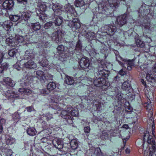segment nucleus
<instances>
[{"label":"nucleus","instance_id":"f257e3e1","mask_svg":"<svg viewBox=\"0 0 156 156\" xmlns=\"http://www.w3.org/2000/svg\"><path fill=\"white\" fill-rule=\"evenodd\" d=\"M53 5L51 7L54 12V14L61 15L62 14H66L68 19H65L67 20L68 25L71 28L73 32H77L79 34H75L76 35H79L81 34L82 35H84L86 38L89 41H90L96 38L95 34L94 32H91L85 29H79L80 28V23L79 20L77 18H74L77 16V13L74 7L70 4L68 3L66 4L64 7L65 11L63 10L62 6L59 3L54 4L52 3Z\"/></svg>","mask_w":156,"mask_h":156},{"label":"nucleus","instance_id":"f03ea898","mask_svg":"<svg viewBox=\"0 0 156 156\" xmlns=\"http://www.w3.org/2000/svg\"><path fill=\"white\" fill-rule=\"evenodd\" d=\"M122 80L120 79L119 76L117 75L114 77L113 80L112 84L116 85L115 86H112V91L114 92L117 101L114 103V109L118 111L119 115L126 119L132 118V114L133 112V108L130 106L129 102H125V110L122 109V105L124 102L125 95L122 93L120 87L119 86H121Z\"/></svg>","mask_w":156,"mask_h":156},{"label":"nucleus","instance_id":"7ed1b4c3","mask_svg":"<svg viewBox=\"0 0 156 156\" xmlns=\"http://www.w3.org/2000/svg\"><path fill=\"white\" fill-rule=\"evenodd\" d=\"M59 96H55L48 99L49 105L52 109L58 111H61V117L65 119L67 122H72L73 116L77 117L79 116V112L77 108L73 107L70 105H67L66 108L65 102V99L63 100Z\"/></svg>","mask_w":156,"mask_h":156},{"label":"nucleus","instance_id":"20e7f679","mask_svg":"<svg viewBox=\"0 0 156 156\" xmlns=\"http://www.w3.org/2000/svg\"><path fill=\"white\" fill-rule=\"evenodd\" d=\"M130 16V15L129 14H127L126 12V13H125L122 15L115 18L116 20L115 21V23L119 27H122L126 23L127 21H129L130 23L133 24L135 26L141 27L144 31L142 34V39L143 40L145 41L146 42L150 43L151 41V38L148 37L147 35H145L144 34V33L150 34L151 33V31L152 30V29L151 28L150 20L149 19L147 20H146L143 23H141L137 21H136L135 19H133Z\"/></svg>","mask_w":156,"mask_h":156},{"label":"nucleus","instance_id":"39448f33","mask_svg":"<svg viewBox=\"0 0 156 156\" xmlns=\"http://www.w3.org/2000/svg\"><path fill=\"white\" fill-rule=\"evenodd\" d=\"M144 132L143 139V153L145 155L149 151L150 156H156L155 152V131L153 127H149ZM155 128V127H154Z\"/></svg>","mask_w":156,"mask_h":156},{"label":"nucleus","instance_id":"423d86ee","mask_svg":"<svg viewBox=\"0 0 156 156\" xmlns=\"http://www.w3.org/2000/svg\"><path fill=\"white\" fill-rule=\"evenodd\" d=\"M70 48H68L66 47H65L62 45H60L57 47V52L54 55L55 58L58 59V61H63L65 60L64 59L67 58V54L69 52L70 54H72L73 56H74L76 55V57L78 58L81 57L83 55V51L84 50V47L82 45V42L78 40L76 44L74 53L73 51H69Z\"/></svg>","mask_w":156,"mask_h":156},{"label":"nucleus","instance_id":"0eeeda50","mask_svg":"<svg viewBox=\"0 0 156 156\" xmlns=\"http://www.w3.org/2000/svg\"><path fill=\"white\" fill-rule=\"evenodd\" d=\"M108 5L107 7L106 5L105 6L103 5L102 6V4L98 5V13H97L96 15L94 14L93 16L92 20V22H94V24H93L92 27L94 26V29H98V27L96 24L98 22V16L99 17L102 18L106 16H111L110 14V9H113V10L118 7V5L119 3V0H108Z\"/></svg>","mask_w":156,"mask_h":156},{"label":"nucleus","instance_id":"6e6552de","mask_svg":"<svg viewBox=\"0 0 156 156\" xmlns=\"http://www.w3.org/2000/svg\"><path fill=\"white\" fill-rule=\"evenodd\" d=\"M100 66L102 65H99L98 72L95 75V78L93 80V83L95 86L101 87L102 90H105L108 88L109 84L103 77H108V74L106 70L104 69L103 66L101 67Z\"/></svg>","mask_w":156,"mask_h":156},{"label":"nucleus","instance_id":"1a4fd4ad","mask_svg":"<svg viewBox=\"0 0 156 156\" xmlns=\"http://www.w3.org/2000/svg\"><path fill=\"white\" fill-rule=\"evenodd\" d=\"M3 88L0 85V91L2 95L8 99L23 98L25 95H29L32 92L30 89L26 88H20L18 93H16L12 90H6L2 89Z\"/></svg>","mask_w":156,"mask_h":156},{"label":"nucleus","instance_id":"9d476101","mask_svg":"<svg viewBox=\"0 0 156 156\" xmlns=\"http://www.w3.org/2000/svg\"><path fill=\"white\" fill-rule=\"evenodd\" d=\"M116 60L122 68L118 72V73L121 76L126 75V69L130 70L132 67L134 66V60L128 59L127 58H123L119 55H116Z\"/></svg>","mask_w":156,"mask_h":156},{"label":"nucleus","instance_id":"9b49d317","mask_svg":"<svg viewBox=\"0 0 156 156\" xmlns=\"http://www.w3.org/2000/svg\"><path fill=\"white\" fill-rule=\"evenodd\" d=\"M37 2V8L36 9L37 16L39 17L40 20L44 23L48 19V17L44 12L47 8L51 7V4L45 2H41V0H35Z\"/></svg>","mask_w":156,"mask_h":156},{"label":"nucleus","instance_id":"f8f14e48","mask_svg":"<svg viewBox=\"0 0 156 156\" xmlns=\"http://www.w3.org/2000/svg\"><path fill=\"white\" fill-rule=\"evenodd\" d=\"M112 129H110L107 133L108 135H110L111 136H118L119 137L121 136L124 144V146H125L127 140L129 138V136L127 130L129 127H112Z\"/></svg>","mask_w":156,"mask_h":156},{"label":"nucleus","instance_id":"ddd939ff","mask_svg":"<svg viewBox=\"0 0 156 156\" xmlns=\"http://www.w3.org/2000/svg\"><path fill=\"white\" fill-rule=\"evenodd\" d=\"M141 70L140 76L143 77L146 76L147 81L151 83H156V75L152 72L151 67L148 65L144 64L140 66Z\"/></svg>","mask_w":156,"mask_h":156},{"label":"nucleus","instance_id":"4468645a","mask_svg":"<svg viewBox=\"0 0 156 156\" xmlns=\"http://www.w3.org/2000/svg\"><path fill=\"white\" fill-rule=\"evenodd\" d=\"M35 56V55L34 53L33 50H27L24 55V59L29 60L27 62L25 61L23 64V67L28 69H34L37 68V65L31 59L33 58Z\"/></svg>","mask_w":156,"mask_h":156},{"label":"nucleus","instance_id":"2eb2a0df","mask_svg":"<svg viewBox=\"0 0 156 156\" xmlns=\"http://www.w3.org/2000/svg\"><path fill=\"white\" fill-rule=\"evenodd\" d=\"M0 24L2 26L5 30L4 31L0 32V35H2V38L7 37L10 34V29L13 26V23L10 20L5 21L3 23H0Z\"/></svg>","mask_w":156,"mask_h":156},{"label":"nucleus","instance_id":"dca6fc26","mask_svg":"<svg viewBox=\"0 0 156 156\" xmlns=\"http://www.w3.org/2000/svg\"><path fill=\"white\" fill-rule=\"evenodd\" d=\"M133 29H130L127 31L126 32L128 34L131 32V33L128 35L130 36H133L134 37L135 39V42L136 44L138 47L143 48L145 46V43L144 41L142 40V33L141 34H139L137 33H136L135 32L133 31Z\"/></svg>","mask_w":156,"mask_h":156},{"label":"nucleus","instance_id":"f3484780","mask_svg":"<svg viewBox=\"0 0 156 156\" xmlns=\"http://www.w3.org/2000/svg\"><path fill=\"white\" fill-rule=\"evenodd\" d=\"M79 65L80 67L83 69H87L90 72H95L94 68L90 64L89 59L87 57L82 58L80 61Z\"/></svg>","mask_w":156,"mask_h":156},{"label":"nucleus","instance_id":"a211bd4d","mask_svg":"<svg viewBox=\"0 0 156 156\" xmlns=\"http://www.w3.org/2000/svg\"><path fill=\"white\" fill-rule=\"evenodd\" d=\"M30 37L28 35L24 36L16 35L15 37L16 46L20 45L22 43L26 44L30 41Z\"/></svg>","mask_w":156,"mask_h":156},{"label":"nucleus","instance_id":"6ab92c4d","mask_svg":"<svg viewBox=\"0 0 156 156\" xmlns=\"http://www.w3.org/2000/svg\"><path fill=\"white\" fill-rule=\"evenodd\" d=\"M104 32L106 33L110 36L113 35L117 30L116 27L115 25H106L101 28Z\"/></svg>","mask_w":156,"mask_h":156},{"label":"nucleus","instance_id":"aec40b11","mask_svg":"<svg viewBox=\"0 0 156 156\" xmlns=\"http://www.w3.org/2000/svg\"><path fill=\"white\" fill-rule=\"evenodd\" d=\"M17 51H18L16 49L14 48L9 50L8 53H5L4 54L3 53L0 52V63L2 62L4 58L6 59L9 58L8 57H6V56H8V55L11 57H13Z\"/></svg>","mask_w":156,"mask_h":156},{"label":"nucleus","instance_id":"412c9836","mask_svg":"<svg viewBox=\"0 0 156 156\" xmlns=\"http://www.w3.org/2000/svg\"><path fill=\"white\" fill-rule=\"evenodd\" d=\"M88 91H89V94L88 96H86L85 97V99L87 101H92V102L93 103H95L97 102L99 103V102L98 100L96 98H95V97H91L92 96V94L93 93H92L93 92L94 89L90 86L88 87Z\"/></svg>","mask_w":156,"mask_h":156},{"label":"nucleus","instance_id":"4be33fe9","mask_svg":"<svg viewBox=\"0 0 156 156\" xmlns=\"http://www.w3.org/2000/svg\"><path fill=\"white\" fill-rule=\"evenodd\" d=\"M48 36L51 37L52 40L55 41L57 43L59 42V39L62 37V33L61 30H57L56 31L54 32L51 36L49 34H48Z\"/></svg>","mask_w":156,"mask_h":156},{"label":"nucleus","instance_id":"5701e85b","mask_svg":"<svg viewBox=\"0 0 156 156\" xmlns=\"http://www.w3.org/2000/svg\"><path fill=\"white\" fill-rule=\"evenodd\" d=\"M31 16V12H23L20 17L22 23L24 24H27L28 23V20L30 19Z\"/></svg>","mask_w":156,"mask_h":156},{"label":"nucleus","instance_id":"b1692460","mask_svg":"<svg viewBox=\"0 0 156 156\" xmlns=\"http://www.w3.org/2000/svg\"><path fill=\"white\" fill-rule=\"evenodd\" d=\"M4 137L5 136L3 135V137ZM3 137V136H2L1 138V142H2V138ZM2 144H0V150L1 149L2 151L4 152L6 156H11L12 153V150L8 148V146H7L4 147V144L3 142H2Z\"/></svg>","mask_w":156,"mask_h":156},{"label":"nucleus","instance_id":"393cba45","mask_svg":"<svg viewBox=\"0 0 156 156\" xmlns=\"http://www.w3.org/2000/svg\"><path fill=\"white\" fill-rule=\"evenodd\" d=\"M39 58L41 59H42L41 60H40L39 62V64L42 67H46L48 66V61L47 60L48 59V57L46 56V54L45 55L44 53H43L42 54L39 55Z\"/></svg>","mask_w":156,"mask_h":156},{"label":"nucleus","instance_id":"a878e982","mask_svg":"<svg viewBox=\"0 0 156 156\" xmlns=\"http://www.w3.org/2000/svg\"><path fill=\"white\" fill-rule=\"evenodd\" d=\"M59 15L55 14L52 16L51 19L53 20L55 19L53 23H55V27L57 26H60L62 22L63 17Z\"/></svg>","mask_w":156,"mask_h":156},{"label":"nucleus","instance_id":"bb28decb","mask_svg":"<svg viewBox=\"0 0 156 156\" xmlns=\"http://www.w3.org/2000/svg\"><path fill=\"white\" fill-rule=\"evenodd\" d=\"M55 147L60 150L63 148V142L61 139L55 138L53 139L52 142Z\"/></svg>","mask_w":156,"mask_h":156},{"label":"nucleus","instance_id":"cd10ccee","mask_svg":"<svg viewBox=\"0 0 156 156\" xmlns=\"http://www.w3.org/2000/svg\"><path fill=\"white\" fill-rule=\"evenodd\" d=\"M14 4L12 0H6L2 3L3 8L6 10H10L12 8Z\"/></svg>","mask_w":156,"mask_h":156},{"label":"nucleus","instance_id":"c85d7f7f","mask_svg":"<svg viewBox=\"0 0 156 156\" xmlns=\"http://www.w3.org/2000/svg\"><path fill=\"white\" fill-rule=\"evenodd\" d=\"M41 118V119L40 120V122H41L42 127H44L45 126L46 122L43 120L46 119L47 121H49L53 118V116L52 114L48 113L42 115Z\"/></svg>","mask_w":156,"mask_h":156},{"label":"nucleus","instance_id":"c756f323","mask_svg":"<svg viewBox=\"0 0 156 156\" xmlns=\"http://www.w3.org/2000/svg\"><path fill=\"white\" fill-rule=\"evenodd\" d=\"M138 12L139 13V16L140 18H141L140 16L144 18V16H147L149 15L148 14V10L146 9L145 6L144 5H142L139 8Z\"/></svg>","mask_w":156,"mask_h":156},{"label":"nucleus","instance_id":"7c9ffc66","mask_svg":"<svg viewBox=\"0 0 156 156\" xmlns=\"http://www.w3.org/2000/svg\"><path fill=\"white\" fill-rule=\"evenodd\" d=\"M27 73L26 71H24L23 72V74L24 76H26L25 77V79L24 80V81H22L20 84L22 86H27L29 87V86L30 85V83H31V78H30L29 77V75L28 74H26Z\"/></svg>","mask_w":156,"mask_h":156},{"label":"nucleus","instance_id":"2f4dec72","mask_svg":"<svg viewBox=\"0 0 156 156\" xmlns=\"http://www.w3.org/2000/svg\"><path fill=\"white\" fill-rule=\"evenodd\" d=\"M5 43L9 46H13L16 47L15 44V39L14 37L11 35L8 37L6 38L5 40Z\"/></svg>","mask_w":156,"mask_h":156},{"label":"nucleus","instance_id":"473e14b6","mask_svg":"<svg viewBox=\"0 0 156 156\" xmlns=\"http://www.w3.org/2000/svg\"><path fill=\"white\" fill-rule=\"evenodd\" d=\"M18 112L19 111H18L17 112H15L12 115L13 121L14 122L12 126H16V124L19 122V120L20 119V113Z\"/></svg>","mask_w":156,"mask_h":156},{"label":"nucleus","instance_id":"72a5a7b5","mask_svg":"<svg viewBox=\"0 0 156 156\" xmlns=\"http://www.w3.org/2000/svg\"><path fill=\"white\" fill-rule=\"evenodd\" d=\"M5 137V142L6 144L5 146H8V145H11L15 142V139L11 136L9 134H6Z\"/></svg>","mask_w":156,"mask_h":156},{"label":"nucleus","instance_id":"f704fd0d","mask_svg":"<svg viewBox=\"0 0 156 156\" xmlns=\"http://www.w3.org/2000/svg\"><path fill=\"white\" fill-rule=\"evenodd\" d=\"M34 75H35V77L40 81L43 80L44 78L45 77L44 72L42 71L38 70L36 71H34Z\"/></svg>","mask_w":156,"mask_h":156},{"label":"nucleus","instance_id":"c9c22d12","mask_svg":"<svg viewBox=\"0 0 156 156\" xmlns=\"http://www.w3.org/2000/svg\"><path fill=\"white\" fill-rule=\"evenodd\" d=\"M30 27L31 29L35 31L39 30L41 28V25L39 22L31 23Z\"/></svg>","mask_w":156,"mask_h":156},{"label":"nucleus","instance_id":"e433bc0d","mask_svg":"<svg viewBox=\"0 0 156 156\" xmlns=\"http://www.w3.org/2000/svg\"><path fill=\"white\" fill-rule=\"evenodd\" d=\"M122 84V88L123 90L129 91L131 89L130 85L128 81H125Z\"/></svg>","mask_w":156,"mask_h":156},{"label":"nucleus","instance_id":"4c0bfd02","mask_svg":"<svg viewBox=\"0 0 156 156\" xmlns=\"http://www.w3.org/2000/svg\"><path fill=\"white\" fill-rule=\"evenodd\" d=\"M3 81L4 83H5L7 85L11 87H13L15 84L14 82L9 77L5 78Z\"/></svg>","mask_w":156,"mask_h":156},{"label":"nucleus","instance_id":"58836bf2","mask_svg":"<svg viewBox=\"0 0 156 156\" xmlns=\"http://www.w3.org/2000/svg\"><path fill=\"white\" fill-rule=\"evenodd\" d=\"M65 81L66 84L69 85H72L74 83V80L73 77L66 75Z\"/></svg>","mask_w":156,"mask_h":156},{"label":"nucleus","instance_id":"ea45409f","mask_svg":"<svg viewBox=\"0 0 156 156\" xmlns=\"http://www.w3.org/2000/svg\"><path fill=\"white\" fill-rule=\"evenodd\" d=\"M44 27L45 29H50L51 30H52L53 29H55V23H53V22H47L44 25Z\"/></svg>","mask_w":156,"mask_h":156},{"label":"nucleus","instance_id":"a19ab883","mask_svg":"<svg viewBox=\"0 0 156 156\" xmlns=\"http://www.w3.org/2000/svg\"><path fill=\"white\" fill-rule=\"evenodd\" d=\"M28 134L31 136L35 135L37 133V131L35 127H29L27 130Z\"/></svg>","mask_w":156,"mask_h":156},{"label":"nucleus","instance_id":"79ce46f5","mask_svg":"<svg viewBox=\"0 0 156 156\" xmlns=\"http://www.w3.org/2000/svg\"><path fill=\"white\" fill-rule=\"evenodd\" d=\"M89 54L90 56L92 58H97L99 56V53L97 52L95 50L93 49L89 51Z\"/></svg>","mask_w":156,"mask_h":156},{"label":"nucleus","instance_id":"37998d69","mask_svg":"<svg viewBox=\"0 0 156 156\" xmlns=\"http://www.w3.org/2000/svg\"><path fill=\"white\" fill-rule=\"evenodd\" d=\"M37 45V46L38 48H47L48 47V42H44L43 41H39V42H37L36 44Z\"/></svg>","mask_w":156,"mask_h":156},{"label":"nucleus","instance_id":"c03bdc74","mask_svg":"<svg viewBox=\"0 0 156 156\" xmlns=\"http://www.w3.org/2000/svg\"><path fill=\"white\" fill-rule=\"evenodd\" d=\"M86 0H76L75 5L76 7H81L83 6Z\"/></svg>","mask_w":156,"mask_h":156},{"label":"nucleus","instance_id":"a18cd8bd","mask_svg":"<svg viewBox=\"0 0 156 156\" xmlns=\"http://www.w3.org/2000/svg\"><path fill=\"white\" fill-rule=\"evenodd\" d=\"M70 145L73 149H76L77 148L78 146L77 140L76 139H73L70 141Z\"/></svg>","mask_w":156,"mask_h":156},{"label":"nucleus","instance_id":"49530a36","mask_svg":"<svg viewBox=\"0 0 156 156\" xmlns=\"http://www.w3.org/2000/svg\"><path fill=\"white\" fill-rule=\"evenodd\" d=\"M56 87V84L53 82H51L48 84L47 88L50 91L51 90H53Z\"/></svg>","mask_w":156,"mask_h":156},{"label":"nucleus","instance_id":"de8ad7c7","mask_svg":"<svg viewBox=\"0 0 156 156\" xmlns=\"http://www.w3.org/2000/svg\"><path fill=\"white\" fill-rule=\"evenodd\" d=\"M10 19L13 22H16L19 20L20 18V16L17 15H11L9 16Z\"/></svg>","mask_w":156,"mask_h":156},{"label":"nucleus","instance_id":"09e8293b","mask_svg":"<svg viewBox=\"0 0 156 156\" xmlns=\"http://www.w3.org/2000/svg\"><path fill=\"white\" fill-rule=\"evenodd\" d=\"M9 66V64L7 63L4 62L2 63L0 67V73H2L4 70H7Z\"/></svg>","mask_w":156,"mask_h":156},{"label":"nucleus","instance_id":"8fccbe9b","mask_svg":"<svg viewBox=\"0 0 156 156\" xmlns=\"http://www.w3.org/2000/svg\"><path fill=\"white\" fill-rule=\"evenodd\" d=\"M49 91H50L47 88L40 89L39 92L38 93L39 94H43L44 96H45L47 94H49Z\"/></svg>","mask_w":156,"mask_h":156},{"label":"nucleus","instance_id":"3c124183","mask_svg":"<svg viewBox=\"0 0 156 156\" xmlns=\"http://www.w3.org/2000/svg\"><path fill=\"white\" fill-rule=\"evenodd\" d=\"M58 64L57 65L55 64V62H54L53 63H51L50 65H49L48 67V68L50 69H55L56 70H58V67L57 66H59Z\"/></svg>","mask_w":156,"mask_h":156},{"label":"nucleus","instance_id":"603ef678","mask_svg":"<svg viewBox=\"0 0 156 156\" xmlns=\"http://www.w3.org/2000/svg\"><path fill=\"white\" fill-rule=\"evenodd\" d=\"M94 153L97 156H102V153L99 147L95 148Z\"/></svg>","mask_w":156,"mask_h":156},{"label":"nucleus","instance_id":"864d4df0","mask_svg":"<svg viewBox=\"0 0 156 156\" xmlns=\"http://www.w3.org/2000/svg\"><path fill=\"white\" fill-rule=\"evenodd\" d=\"M20 63L19 62H17L15 64L13 67L14 68L18 70H20L22 69V67L21 66V65H20Z\"/></svg>","mask_w":156,"mask_h":156},{"label":"nucleus","instance_id":"5fc2aeb1","mask_svg":"<svg viewBox=\"0 0 156 156\" xmlns=\"http://www.w3.org/2000/svg\"><path fill=\"white\" fill-rule=\"evenodd\" d=\"M25 109L27 110V112H30L34 110L33 107L32 106L27 107L25 108Z\"/></svg>","mask_w":156,"mask_h":156},{"label":"nucleus","instance_id":"6e6d98bb","mask_svg":"<svg viewBox=\"0 0 156 156\" xmlns=\"http://www.w3.org/2000/svg\"><path fill=\"white\" fill-rule=\"evenodd\" d=\"M82 123H83L84 126H85V127H89V126H90V125H89L90 123L89 122H87V121L85 120H83L82 122Z\"/></svg>","mask_w":156,"mask_h":156},{"label":"nucleus","instance_id":"4d7b16f0","mask_svg":"<svg viewBox=\"0 0 156 156\" xmlns=\"http://www.w3.org/2000/svg\"><path fill=\"white\" fill-rule=\"evenodd\" d=\"M5 120L4 119H1L0 120V127H3L5 126Z\"/></svg>","mask_w":156,"mask_h":156},{"label":"nucleus","instance_id":"13d9d810","mask_svg":"<svg viewBox=\"0 0 156 156\" xmlns=\"http://www.w3.org/2000/svg\"><path fill=\"white\" fill-rule=\"evenodd\" d=\"M90 127H84V132L86 133V135H87V134H88L90 132Z\"/></svg>","mask_w":156,"mask_h":156},{"label":"nucleus","instance_id":"bf43d9fd","mask_svg":"<svg viewBox=\"0 0 156 156\" xmlns=\"http://www.w3.org/2000/svg\"><path fill=\"white\" fill-rule=\"evenodd\" d=\"M18 2L23 3V5H26L27 3V0H17Z\"/></svg>","mask_w":156,"mask_h":156},{"label":"nucleus","instance_id":"052dcab7","mask_svg":"<svg viewBox=\"0 0 156 156\" xmlns=\"http://www.w3.org/2000/svg\"><path fill=\"white\" fill-rule=\"evenodd\" d=\"M67 137L69 140L71 141L73 139H75L74 136L71 135H69V136H67Z\"/></svg>","mask_w":156,"mask_h":156},{"label":"nucleus","instance_id":"680f3d73","mask_svg":"<svg viewBox=\"0 0 156 156\" xmlns=\"http://www.w3.org/2000/svg\"><path fill=\"white\" fill-rule=\"evenodd\" d=\"M41 141L42 142H46L47 141V139L46 137H43L41 139Z\"/></svg>","mask_w":156,"mask_h":156},{"label":"nucleus","instance_id":"e2e57ef3","mask_svg":"<svg viewBox=\"0 0 156 156\" xmlns=\"http://www.w3.org/2000/svg\"><path fill=\"white\" fill-rule=\"evenodd\" d=\"M151 121V123L149 125V127H154L155 125L153 121H152L151 119L150 120Z\"/></svg>","mask_w":156,"mask_h":156},{"label":"nucleus","instance_id":"0e129e2a","mask_svg":"<svg viewBox=\"0 0 156 156\" xmlns=\"http://www.w3.org/2000/svg\"><path fill=\"white\" fill-rule=\"evenodd\" d=\"M141 82L142 83V84L144 85V86L146 87V83L144 81V79H141Z\"/></svg>","mask_w":156,"mask_h":156},{"label":"nucleus","instance_id":"69168bd1","mask_svg":"<svg viewBox=\"0 0 156 156\" xmlns=\"http://www.w3.org/2000/svg\"><path fill=\"white\" fill-rule=\"evenodd\" d=\"M153 71L152 72H154L155 73H156V63L154 64L153 66V68L152 69Z\"/></svg>","mask_w":156,"mask_h":156},{"label":"nucleus","instance_id":"338daca9","mask_svg":"<svg viewBox=\"0 0 156 156\" xmlns=\"http://www.w3.org/2000/svg\"><path fill=\"white\" fill-rule=\"evenodd\" d=\"M130 151V150L128 148H127L125 150V152L126 154H129Z\"/></svg>","mask_w":156,"mask_h":156},{"label":"nucleus","instance_id":"774afa93","mask_svg":"<svg viewBox=\"0 0 156 156\" xmlns=\"http://www.w3.org/2000/svg\"><path fill=\"white\" fill-rule=\"evenodd\" d=\"M3 127H0V134L3 132Z\"/></svg>","mask_w":156,"mask_h":156}]
</instances>
